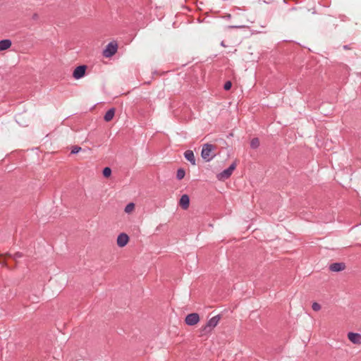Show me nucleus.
I'll use <instances>...</instances> for the list:
<instances>
[{"mask_svg": "<svg viewBox=\"0 0 361 361\" xmlns=\"http://www.w3.org/2000/svg\"><path fill=\"white\" fill-rule=\"evenodd\" d=\"M185 174V171L183 169H179L177 171L176 177L178 180H181L184 178Z\"/></svg>", "mask_w": 361, "mask_h": 361, "instance_id": "f3484780", "label": "nucleus"}, {"mask_svg": "<svg viewBox=\"0 0 361 361\" xmlns=\"http://www.w3.org/2000/svg\"><path fill=\"white\" fill-rule=\"evenodd\" d=\"M215 149V145L209 143L204 144L202 147L201 152V156L202 159L206 160L207 161H209L210 160H212L215 157V154L213 153Z\"/></svg>", "mask_w": 361, "mask_h": 361, "instance_id": "f03ea898", "label": "nucleus"}, {"mask_svg": "<svg viewBox=\"0 0 361 361\" xmlns=\"http://www.w3.org/2000/svg\"><path fill=\"white\" fill-rule=\"evenodd\" d=\"M21 257V255L19 254V253H17L14 255V259H16V257Z\"/></svg>", "mask_w": 361, "mask_h": 361, "instance_id": "4be33fe9", "label": "nucleus"}, {"mask_svg": "<svg viewBox=\"0 0 361 361\" xmlns=\"http://www.w3.org/2000/svg\"><path fill=\"white\" fill-rule=\"evenodd\" d=\"M128 242H129V237L126 233H122L118 235L117 240H116V243L119 247H125L128 243Z\"/></svg>", "mask_w": 361, "mask_h": 361, "instance_id": "39448f33", "label": "nucleus"}, {"mask_svg": "<svg viewBox=\"0 0 361 361\" xmlns=\"http://www.w3.org/2000/svg\"><path fill=\"white\" fill-rule=\"evenodd\" d=\"M12 45L10 39H2L0 41V51L8 49Z\"/></svg>", "mask_w": 361, "mask_h": 361, "instance_id": "9d476101", "label": "nucleus"}, {"mask_svg": "<svg viewBox=\"0 0 361 361\" xmlns=\"http://www.w3.org/2000/svg\"><path fill=\"white\" fill-rule=\"evenodd\" d=\"M221 319V317L219 315H216L211 318L207 323L206 325L201 327L200 329V336H204L208 334H210L212 330L218 325L219 321Z\"/></svg>", "mask_w": 361, "mask_h": 361, "instance_id": "f257e3e1", "label": "nucleus"}, {"mask_svg": "<svg viewBox=\"0 0 361 361\" xmlns=\"http://www.w3.org/2000/svg\"><path fill=\"white\" fill-rule=\"evenodd\" d=\"M86 66H79L73 71V76L75 79H80L85 75Z\"/></svg>", "mask_w": 361, "mask_h": 361, "instance_id": "0eeeda50", "label": "nucleus"}, {"mask_svg": "<svg viewBox=\"0 0 361 361\" xmlns=\"http://www.w3.org/2000/svg\"><path fill=\"white\" fill-rule=\"evenodd\" d=\"M312 308L314 311L318 312L321 310L322 307L318 302H313L312 305Z\"/></svg>", "mask_w": 361, "mask_h": 361, "instance_id": "6ab92c4d", "label": "nucleus"}, {"mask_svg": "<svg viewBox=\"0 0 361 361\" xmlns=\"http://www.w3.org/2000/svg\"><path fill=\"white\" fill-rule=\"evenodd\" d=\"M111 175V169L109 167H105L103 169V176L106 178L110 177Z\"/></svg>", "mask_w": 361, "mask_h": 361, "instance_id": "a211bd4d", "label": "nucleus"}, {"mask_svg": "<svg viewBox=\"0 0 361 361\" xmlns=\"http://www.w3.org/2000/svg\"><path fill=\"white\" fill-rule=\"evenodd\" d=\"M118 49V44L116 42H112L107 44L105 49L103 51V55L106 58L111 57L114 55Z\"/></svg>", "mask_w": 361, "mask_h": 361, "instance_id": "7ed1b4c3", "label": "nucleus"}, {"mask_svg": "<svg viewBox=\"0 0 361 361\" xmlns=\"http://www.w3.org/2000/svg\"><path fill=\"white\" fill-rule=\"evenodd\" d=\"M348 338L354 344H361V335L360 334L350 332L348 334Z\"/></svg>", "mask_w": 361, "mask_h": 361, "instance_id": "6e6552de", "label": "nucleus"}, {"mask_svg": "<svg viewBox=\"0 0 361 361\" xmlns=\"http://www.w3.org/2000/svg\"><path fill=\"white\" fill-rule=\"evenodd\" d=\"M135 204L133 202H130L126 206V207L124 209V212L126 214H131L135 211Z\"/></svg>", "mask_w": 361, "mask_h": 361, "instance_id": "4468645a", "label": "nucleus"}, {"mask_svg": "<svg viewBox=\"0 0 361 361\" xmlns=\"http://www.w3.org/2000/svg\"><path fill=\"white\" fill-rule=\"evenodd\" d=\"M250 146L253 149H257L259 146V140L258 138L255 137L250 141Z\"/></svg>", "mask_w": 361, "mask_h": 361, "instance_id": "2eb2a0df", "label": "nucleus"}, {"mask_svg": "<svg viewBox=\"0 0 361 361\" xmlns=\"http://www.w3.org/2000/svg\"><path fill=\"white\" fill-rule=\"evenodd\" d=\"M81 149L82 148L80 147L74 146L71 149V154H76L79 152Z\"/></svg>", "mask_w": 361, "mask_h": 361, "instance_id": "aec40b11", "label": "nucleus"}, {"mask_svg": "<svg viewBox=\"0 0 361 361\" xmlns=\"http://www.w3.org/2000/svg\"><path fill=\"white\" fill-rule=\"evenodd\" d=\"M200 321L199 314L197 313H191L187 315L185 322L188 325L192 326L197 324Z\"/></svg>", "mask_w": 361, "mask_h": 361, "instance_id": "423d86ee", "label": "nucleus"}, {"mask_svg": "<svg viewBox=\"0 0 361 361\" xmlns=\"http://www.w3.org/2000/svg\"><path fill=\"white\" fill-rule=\"evenodd\" d=\"M345 265L343 263H334L330 266V270L332 271H340L345 269Z\"/></svg>", "mask_w": 361, "mask_h": 361, "instance_id": "9b49d317", "label": "nucleus"}, {"mask_svg": "<svg viewBox=\"0 0 361 361\" xmlns=\"http://www.w3.org/2000/svg\"><path fill=\"white\" fill-rule=\"evenodd\" d=\"M235 168L236 163L233 162L227 169H225L221 173H219L216 176L217 178L219 180H224L228 178L231 176L233 171L235 169Z\"/></svg>", "mask_w": 361, "mask_h": 361, "instance_id": "20e7f679", "label": "nucleus"}, {"mask_svg": "<svg viewBox=\"0 0 361 361\" xmlns=\"http://www.w3.org/2000/svg\"><path fill=\"white\" fill-rule=\"evenodd\" d=\"M184 155L188 161H189L192 165H195V159L192 151L187 150L185 152Z\"/></svg>", "mask_w": 361, "mask_h": 361, "instance_id": "f8f14e48", "label": "nucleus"}, {"mask_svg": "<svg viewBox=\"0 0 361 361\" xmlns=\"http://www.w3.org/2000/svg\"><path fill=\"white\" fill-rule=\"evenodd\" d=\"M190 204V198L188 195H183L181 196L180 201H179V205L183 209H187L189 207Z\"/></svg>", "mask_w": 361, "mask_h": 361, "instance_id": "1a4fd4ad", "label": "nucleus"}, {"mask_svg": "<svg viewBox=\"0 0 361 361\" xmlns=\"http://www.w3.org/2000/svg\"><path fill=\"white\" fill-rule=\"evenodd\" d=\"M232 83L230 81H227L224 85V89L226 90H229L231 88Z\"/></svg>", "mask_w": 361, "mask_h": 361, "instance_id": "412c9836", "label": "nucleus"}, {"mask_svg": "<svg viewBox=\"0 0 361 361\" xmlns=\"http://www.w3.org/2000/svg\"><path fill=\"white\" fill-rule=\"evenodd\" d=\"M114 114H115V109H109L105 114L104 116V120L106 121V122H109L110 121H111L114 116Z\"/></svg>", "mask_w": 361, "mask_h": 361, "instance_id": "ddd939ff", "label": "nucleus"}, {"mask_svg": "<svg viewBox=\"0 0 361 361\" xmlns=\"http://www.w3.org/2000/svg\"><path fill=\"white\" fill-rule=\"evenodd\" d=\"M11 255L8 254L3 255L0 254V264L6 265V260L8 257H10Z\"/></svg>", "mask_w": 361, "mask_h": 361, "instance_id": "dca6fc26", "label": "nucleus"}]
</instances>
